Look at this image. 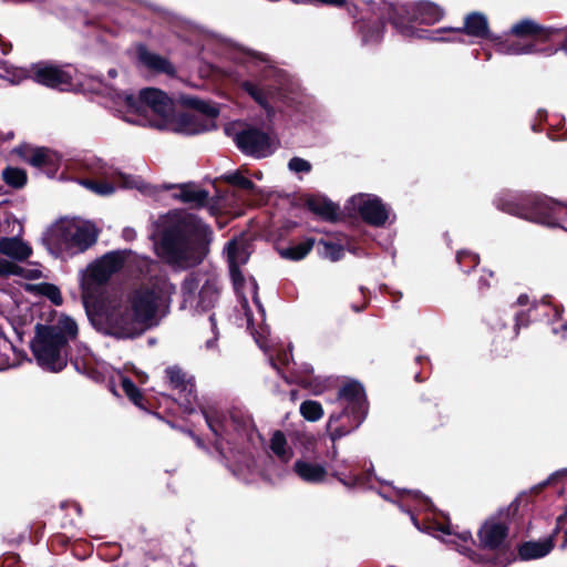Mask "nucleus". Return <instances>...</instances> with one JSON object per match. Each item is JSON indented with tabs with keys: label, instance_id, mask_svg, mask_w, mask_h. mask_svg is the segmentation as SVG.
<instances>
[{
	"label": "nucleus",
	"instance_id": "nucleus-21",
	"mask_svg": "<svg viewBox=\"0 0 567 567\" xmlns=\"http://www.w3.org/2000/svg\"><path fill=\"white\" fill-rule=\"evenodd\" d=\"M293 472L301 481L308 484H321L326 481L328 474L324 465L306 460L296 461Z\"/></svg>",
	"mask_w": 567,
	"mask_h": 567
},
{
	"label": "nucleus",
	"instance_id": "nucleus-9",
	"mask_svg": "<svg viewBox=\"0 0 567 567\" xmlns=\"http://www.w3.org/2000/svg\"><path fill=\"white\" fill-rule=\"evenodd\" d=\"M76 71L72 66L39 62L31 66L30 78L39 84L60 91H71L75 87Z\"/></svg>",
	"mask_w": 567,
	"mask_h": 567
},
{
	"label": "nucleus",
	"instance_id": "nucleus-29",
	"mask_svg": "<svg viewBox=\"0 0 567 567\" xmlns=\"http://www.w3.org/2000/svg\"><path fill=\"white\" fill-rule=\"evenodd\" d=\"M244 91L249 94L256 103H258L270 116L274 113V109L270 105V94L265 91L258 84L246 81L243 83Z\"/></svg>",
	"mask_w": 567,
	"mask_h": 567
},
{
	"label": "nucleus",
	"instance_id": "nucleus-6",
	"mask_svg": "<svg viewBox=\"0 0 567 567\" xmlns=\"http://www.w3.org/2000/svg\"><path fill=\"white\" fill-rule=\"evenodd\" d=\"M183 305L206 311L219 299V282L214 272H190L182 285Z\"/></svg>",
	"mask_w": 567,
	"mask_h": 567
},
{
	"label": "nucleus",
	"instance_id": "nucleus-5",
	"mask_svg": "<svg viewBox=\"0 0 567 567\" xmlns=\"http://www.w3.org/2000/svg\"><path fill=\"white\" fill-rule=\"evenodd\" d=\"M116 111L124 114V120L141 126L158 130L159 122H165L173 111L172 100L156 89H144L135 97L132 94L117 93Z\"/></svg>",
	"mask_w": 567,
	"mask_h": 567
},
{
	"label": "nucleus",
	"instance_id": "nucleus-39",
	"mask_svg": "<svg viewBox=\"0 0 567 567\" xmlns=\"http://www.w3.org/2000/svg\"><path fill=\"white\" fill-rule=\"evenodd\" d=\"M341 415H330L328 421V431L331 441L334 443L337 440L341 439L342 436L347 435L350 430H344L342 427H333V424L337 423L340 420Z\"/></svg>",
	"mask_w": 567,
	"mask_h": 567
},
{
	"label": "nucleus",
	"instance_id": "nucleus-61",
	"mask_svg": "<svg viewBox=\"0 0 567 567\" xmlns=\"http://www.w3.org/2000/svg\"><path fill=\"white\" fill-rule=\"evenodd\" d=\"M247 306V299L243 296V307L245 308Z\"/></svg>",
	"mask_w": 567,
	"mask_h": 567
},
{
	"label": "nucleus",
	"instance_id": "nucleus-60",
	"mask_svg": "<svg viewBox=\"0 0 567 567\" xmlns=\"http://www.w3.org/2000/svg\"><path fill=\"white\" fill-rule=\"evenodd\" d=\"M125 236L126 237L133 236V230H125Z\"/></svg>",
	"mask_w": 567,
	"mask_h": 567
},
{
	"label": "nucleus",
	"instance_id": "nucleus-25",
	"mask_svg": "<svg viewBox=\"0 0 567 567\" xmlns=\"http://www.w3.org/2000/svg\"><path fill=\"white\" fill-rule=\"evenodd\" d=\"M138 60L143 65L151 70L164 73L174 72L173 66L166 59L147 51L144 47L138 48Z\"/></svg>",
	"mask_w": 567,
	"mask_h": 567
},
{
	"label": "nucleus",
	"instance_id": "nucleus-22",
	"mask_svg": "<svg viewBox=\"0 0 567 567\" xmlns=\"http://www.w3.org/2000/svg\"><path fill=\"white\" fill-rule=\"evenodd\" d=\"M173 196L194 208L204 207L209 198L207 190L193 184H183L178 186Z\"/></svg>",
	"mask_w": 567,
	"mask_h": 567
},
{
	"label": "nucleus",
	"instance_id": "nucleus-38",
	"mask_svg": "<svg viewBox=\"0 0 567 567\" xmlns=\"http://www.w3.org/2000/svg\"><path fill=\"white\" fill-rule=\"evenodd\" d=\"M225 179L239 188L246 189V190H252L255 188V185L250 179L245 177L240 172H235L225 175Z\"/></svg>",
	"mask_w": 567,
	"mask_h": 567
},
{
	"label": "nucleus",
	"instance_id": "nucleus-44",
	"mask_svg": "<svg viewBox=\"0 0 567 567\" xmlns=\"http://www.w3.org/2000/svg\"><path fill=\"white\" fill-rule=\"evenodd\" d=\"M465 258L471 259V261L473 262V267L478 265V256L476 254H472L468 251H458L457 252V261L460 264H462Z\"/></svg>",
	"mask_w": 567,
	"mask_h": 567
},
{
	"label": "nucleus",
	"instance_id": "nucleus-3",
	"mask_svg": "<svg viewBox=\"0 0 567 567\" xmlns=\"http://www.w3.org/2000/svg\"><path fill=\"white\" fill-rule=\"evenodd\" d=\"M78 336V324L70 317H61L51 326L37 324L31 351L37 363L50 372H60L68 364V343Z\"/></svg>",
	"mask_w": 567,
	"mask_h": 567
},
{
	"label": "nucleus",
	"instance_id": "nucleus-56",
	"mask_svg": "<svg viewBox=\"0 0 567 567\" xmlns=\"http://www.w3.org/2000/svg\"><path fill=\"white\" fill-rule=\"evenodd\" d=\"M116 74H117V72H116V70H115V69H111V70L109 71V75H110V78H115V76H116Z\"/></svg>",
	"mask_w": 567,
	"mask_h": 567
},
{
	"label": "nucleus",
	"instance_id": "nucleus-14",
	"mask_svg": "<svg viewBox=\"0 0 567 567\" xmlns=\"http://www.w3.org/2000/svg\"><path fill=\"white\" fill-rule=\"evenodd\" d=\"M511 33L535 45L546 41L557 42L561 35L560 29L545 28L530 19H524L515 23L511 28Z\"/></svg>",
	"mask_w": 567,
	"mask_h": 567
},
{
	"label": "nucleus",
	"instance_id": "nucleus-18",
	"mask_svg": "<svg viewBox=\"0 0 567 567\" xmlns=\"http://www.w3.org/2000/svg\"><path fill=\"white\" fill-rule=\"evenodd\" d=\"M409 18L424 24H434L439 22L443 16V9L429 0L412 2L402 7Z\"/></svg>",
	"mask_w": 567,
	"mask_h": 567
},
{
	"label": "nucleus",
	"instance_id": "nucleus-2",
	"mask_svg": "<svg viewBox=\"0 0 567 567\" xmlns=\"http://www.w3.org/2000/svg\"><path fill=\"white\" fill-rule=\"evenodd\" d=\"M212 238V229L195 215L174 214L155 243V251L166 264L186 269L204 260Z\"/></svg>",
	"mask_w": 567,
	"mask_h": 567
},
{
	"label": "nucleus",
	"instance_id": "nucleus-53",
	"mask_svg": "<svg viewBox=\"0 0 567 567\" xmlns=\"http://www.w3.org/2000/svg\"><path fill=\"white\" fill-rule=\"evenodd\" d=\"M300 436L308 443H313L315 442V436L311 435V434H300Z\"/></svg>",
	"mask_w": 567,
	"mask_h": 567
},
{
	"label": "nucleus",
	"instance_id": "nucleus-49",
	"mask_svg": "<svg viewBox=\"0 0 567 567\" xmlns=\"http://www.w3.org/2000/svg\"><path fill=\"white\" fill-rule=\"evenodd\" d=\"M11 348H12L11 342L0 331V349L7 350V349H11Z\"/></svg>",
	"mask_w": 567,
	"mask_h": 567
},
{
	"label": "nucleus",
	"instance_id": "nucleus-37",
	"mask_svg": "<svg viewBox=\"0 0 567 567\" xmlns=\"http://www.w3.org/2000/svg\"><path fill=\"white\" fill-rule=\"evenodd\" d=\"M121 384H122L123 391L128 396V399L135 405L141 406L142 405V394L138 391V389L135 386V384L126 377H121Z\"/></svg>",
	"mask_w": 567,
	"mask_h": 567
},
{
	"label": "nucleus",
	"instance_id": "nucleus-34",
	"mask_svg": "<svg viewBox=\"0 0 567 567\" xmlns=\"http://www.w3.org/2000/svg\"><path fill=\"white\" fill-rule=\"evenodd\" d=\"M320 255L331 261L340 260L344 255V248L341 244L330 240H320Z\"/></svg>",
	"mask_w": 567,
	"mask_h": 567
},
{
	"label": "nucleus",
	"instance_id": "nucleus-27",
	"mask_svg": "<svg viewBox=\"0 0 567 567\" xmlns=\"http://www.w3.org/2000/svg\"><path fill=\"white\" fill-rule=\"evenodd\" d=\"M315 245L313 238H307L298 244H293L286 248H279V255L289 260H301L303 259L312 249Z\"/></svg>",
	"mask_w": 567,
	"mask_h": 567
},
{
	"label": "nucleus",
	"instance_id": "nucleus-28",
	"mask_svg": "<svg viewBox=\"0 0 567 567\" xmlns=\"http://www.w3.org/2000/svg\"><path fill=\"white\" fill-rule=\"evenodd\" d=\"M271 452L281 461L289 462L293 456L292 449L288 445L285 434L281 431L274 432L270 439Z\"/></svg>",
	"mask_w": 567,
	"mask_h": 567
},
{
	"label": "nucleus",
	"instance_id": "nucleus-48",
	"mask_svg": "<svg viewBox=\"0 0 567 567\" xmlns=\"http://www.w3.org/2000/svg\"><path fill=\"white\" fill-rule=\"evenodd\" d=\"M209 320L212 322V329H213V331H215L216 330V322H215L214 316H210ZM214 333H215V338L213 340H208L206 342V348L207 349H213L215 347V341L217 340V336H216V332H214Z\"/></svg>",
	"mask_w": 567,
	"mask_h": 567
},
{
	"label": "nucleus",
	"instance_id": "nucleus-11",
	"mask_svg": "<svg viewBox=\"0 0 567 567\" xmlns=\"http://www.w3.org/2000/svg\"><path fill=\"white\" fill-rule=\"evenodd\" d=\"M235 142L243 153L256 158L267 157L276 150L275 138L260 130L251 127L237 133Z\"/></svg>",
	"mask_w": 567,
	"mask_h": 567
},
{
	"label": "nucleus",
	"instance_id": "nucleus-57",
	"mask_svg": "<svg viewBox=\"0 0 567 567\" xmlns=\"http://www.w3.org/2000/svg\"><path fill=\"white\" fill-rule=\"evenodd\" d=\"M334 476L339 480V482H341L342 484L344 485H349L342 477L339 476L338 473L334 474Z\"/></svg>",
	"mask_w": 567,
	"mask_h": 567
},
{
	"label": "nucleus",
	"instance_id": "nucleus-13",
	"mask_svg": "<svg viewBox=\"0 0 567 567\" xmlns=\"http://www.w3.org/2000/svg\"><path fill=\"white\" fill-rule=\"evenodd\" d=\"M229 274L234 288L238 295H243L246 280L240 272V266L245 265L250 256L247 243L243 238L233 239L226 247Z\"/></svg>",
	"mask_w": 567,
	"mask_h": 567
},
{
	"label": "nucleus",
	"instance_id": "nucleus-62",
	"mask_svg": "<svg viewBox=\"0 0 567 567\" xmlns=\"http://www.w3.org/2000/svg\"><path fill=\"white\" fill-rule=\"evenodd\" d=\"M247 321H248V328H251V320L250 317L247 315Z\"/></svg>",
	"mask_w": 567,
	"mask_h": 567
},
{
	"label": "nucleus",
	"instance_id": "nucleus-46",
	"mask_svg": "<svg viewBox=\"0 0 567 567\" xmlns=\"http://www.w3.org/2000/svg\"><path fill=\"white\" fill-rule=\"evenodd\" d=\"M381 33H382V28L380 25H375L371 35L363 34V41L364 42L378 41L379 39H381Z\"/></svg>",
	"mask_w": 567,
	"mask_h": 567
},
{
	"label": "nucleus",
	"instance_id": "nucleus-40",
	"mask_svg": "<svg viewBox=\"0 0 567 567\" xmlns=\"http://www.w3.org/2000/svg\"><path fill=\"white\" fill-rule=\"evenodd\" d=\"M41 291L44 296H47L54 305L60 306L63 301L61 292L58 287L54 285H44L41 288Z\"/></svg>",
	"mask_w": 567,
	"mask_h": 567
},
{
	"label": "nucleus",
	"instance_id": "nucleus-36",
	"mask_svg": "<svg viewBox=\"0 0 567 567\" xmlns=\"http://www.w3.org/2000/svg\"><path fill=\"white\" fill-rule=\"evenodd\" d=\"M3 181L14 187L20 188L27 183V174L23 169L17 167H8L2 172Z\"/></svg>",
	"mask_w": 567,
	"mask_h": 567
},
{
	"label": "nucleus",
	"instance_id": "nucleus-58",
	"mask_svg": "<svg viewBox=\"0 0 567 567\" xmlns=\"http://www.w3.org/2000/svg\"><path fill=\"white\" fill-rule=\"evenodd\" d=\"M526 299H527V297H526V296H520V297L518 298V302H519V303H525Z\"/></svg>",
	"mask_w": 567,
	"mask_h": 567
},
{
	"label": "nucleus",
	"instance_id": "nucleus-63",
	"mask_svg": "<svg viewBox=\"0 0 567 567\" xmlns=\"http://www.w3.org/2000/svg\"><path fill=\"white\" fill-rule=\"evenodd\" d=\"M561 328H563V330L566 331L567 330V322L563 323Z\"/></svg>",
	"mask_w": 567,
	"mask_h": 567
},
{
	"label": "nucleus",
	"instance_id": "nucleus-24",
	"mask_svg": "<svg viewBox=\"0 0 567 567\" xmlns=\"http://www.w3.org/2000/svg\"><path fill=\"white\" fill-rule=\"evenodd\" d=\"M554 548L551 538H546L539 542L524 543L519 549L518 555L523 560H532L545 557Z\"/></svg>",
	"mask_w": 567,
	"mask_h": 567
},
{
	"label": "nucleus",
	"instance_id": "nucleus-32",
	"mask_svg": "<svg viewBox=\"0 0 567 567\" xmlns=\"http://www.w3.org/2000/svg\"><path fill=\"white\" fill-rule=\"evenodd\" d=\"M498 51L506 54H529L539 52L540 50L537 49L534 43H529L528 41L519 38V40L511 44H499Z\"/></svg>",
	"mask_w": 567,
	"mask_h": 567
},
{
	"label": "nucleus",
	"instance_id": "nucleus-33",
	"mask_svg": "<svg viewBox=\"0 0 567 567\" xmlns=\"http://www.w3.org/2000/svg\"><path fill=\"white\" fill-rule=\"evenodd\" d=\"M308 207L310 210L326 219H331L337 215V207L334 204L323 198H310L308 200Z\"/></svg>",
	"mask_w": 567,
	"mask_h": 567
},
{
	"label": "nucleus",
	"instance_id": "nucleus-10",
	"mask_svg": "<svg viewBox=\"0 0 567 567\" xmlns=\"http://www.w3.org/2000/svg\"><path fill=\"white\" fill-rule=\"evenodd\" d=\"M349 209L372 226H383L390 217L389 207L375 195L358 194L350 198Z\"/></svg>",
	"mask_w": 567,
	"mask_h": 567
},
{
	"label": "nucleus",
	"instance_id": "nucleus-15",
	"mask_svg": "<svg viewBox=\"0 0 567 567\" xmlns=\"http://www.w3.org/2000/svg\"><path fill=\"white\" fill-rule=\"evenodd\" d=\"M507 522L503 518V513L498 516L488 518L478 530L480 544L486 549L501 548L507 536Z\"/></svg>",
	"mask_w": 567,
	"mask_h": 567
},
{
	"label": "nucleus",
	"instance_id": "nucleus-20",
	"mask_svg": "<svg viewBox=\"0 0 567 567\" xmlns=\"http://www.w3.org/2000/svg\"><path fill=\"white\" fill-rule=\"evenodd\" d=\"M23 227L19 225V233L13 237L0 238V254L16 260H27L32 255L31 246L20 237Z\"/></svg>",
	"mask_w": 567,
	"mask_h": 567
},
{
	"label": "nucleus",
	"instance_id": "nucleus-59",
	"mask_svg": "<svg viewBox=\"0 0 567 567\" xmlns=\"http://www.w3.org/2000/svg\"><path fill=\"white\" fill-rule=\"evenodd\" d=\"M337 454H338L337 449H336V446H333L331 457H332V458H336V457H337Z\"/></svg>",
	"mask_w": 567,
	"mask_h": 567
},
{
	"label": "nucleus",
	"instance_id": "nucleus-26",
	"mask_svg": "<svg viewBox=\"0 0 567 567\" xmlns=\"http://www.w3.org/2000/svg\"><path fill=\"white\" fill-rule=\"evenodd\" d=\"M240 62L247 64V66L254 72H260L265 76H268V72L271 69L270 60L266 54L258 53L255 51L241 52Z\"/></svg>",
	"mask_w": 567,
	"mask_h": 567
},
{
	"label": "nucleus",
	"instance_id": "nucleus-17",
	"mask_svg": "<svg viewBox=\"0 0 567 567\" xmlns=\"http://www.w3.org/2000/svg\"><path fill=\"white\" fill-rule=\"evenodd\" d=\"M535 215L537 223L567 230V206L560 203L549 199L542 200L537 204Z\"/></svg>",
	"mask_w": 567,
	"mask_h": 567
},
{
	"label": "nucleus",
	"instance_id": "nucleus-52",
	"mask_svg": "<svg viewBox=\"0 0 567 567\" xmlns=\"http://www.w3.org/2000/svg\"><path fill=\"white\" fill-rule=\"evenodd\" d=\"M13 137V132L9 131L8 133L0 134L1 141H9Z\"/></svg>",
	"mask_w": 567,
	"mask_h": 567
},
{
	"label": "nucleus",
	"instance_id": "nucleus-64",
	"mask_svg": "<svg viewBox=\"0 0 567 567\" xmlns=\"http://www.w3.org/2000/svg\"><path fill=\"white\" fill-rule=\"evenodd\" d=\"M6 368H7L6 364H0V370L6 369Z\"/></svg>",
	"mask_w": 567,
	"mask_h": 567
},
{
	"label": "nucleus",
	"instance_id": "nucleus-16",
	"mask_svg": "<svg viewBox=\"0 0 567 567\" xmlns=\"http://www.w3.org/2000/svg\"><path fill=\"white\" fill-rule=\"evenodd\" d=\"M339 399L342 400L346 405V413L353 414L357 427L364 419L365 409V395L363 388L358 382H351L346 384L339 392Z\"/></svg>",
	"mask_w": 567,
	"mask_h": 567
},
{
	"label": "nucleus",
	"instance_id": "nucleus-8",
	"mask_svg": "<svg viewBox=\"0 0 567 567\" xmlns=\"http://www.w3.org/2000/svg\"><path fill=\"white\" fill-rule=\"evenodd\" d=\"M197 109L203 114H174V110L165 122H159V131H168L183 135H196L214 127L213 120L218 115V109L205 102H197Z\"/></svg>",
	"mask_w": 567,
	"mask_h": 567
},
{
	"label": "nucleus",
	"instance_id": "nucleus-43",
	"mask_svg": "<svg viewBox=\"0 0 567 567\" xmlns=\"http://www.w3.org/2000/svg\"><path fill=\"white\" fill-rule=\"evenodd\" d=\"M559 480L561 481L563 488L564 489L567 488V470H564V471H560V472H557V473L553 474L546 482H544L542 484V486H545L547 484L557 482Z\"/></svg>",
	"mask_w": 567,
	"mask_h": 567
},
{
	"label": "nucleus",
	"instance_id": "nucleus-31",
	"mask_svg": "<svg viewBox=\"0 0 567 567\" xmlns=\"http://www.w3.org/2000/svg\"><path fill=\"white\" fill-rule=\"evenodd\" d=\"M10 275H20L29 279H37L41 277V271L39 269H31L24 272L23 268L20 266L0 257V277Z\"/></svg>",
	"mask_w": 567,
	"mask_h": 567
},
{
	"label": "nucleus",
	"instance_id": "nucleus-30",
	"mask_svg": "<svg viewBox=\"0 0 567 567\" xmlns=\"http://www.w3.org/2000/svg\"><path fill=\"white\" fill-rule=\"evenodd\" d=\"M205 420L207 425L216 436H223L224 434H227L233 427L234 430L238 431L234 417L228 420L226 417L205 414Z\"/></svg>",
	"mask_w": 567,
	"mask_h": 567
},
{
	"label": "nucleus",
	"instance_id": "nucleus-45",
	"mask_svg": "<svg viewBox=\"0 0 567 567\" xmlns=\"http://www.w3.org/2000/svg\"><path fill=\"white\" fill-rule=\"evenodd\" d=\"M248 285H249V288L251 290V293H252V299L254 301L256 302V305L258 306L260 312H261V316L264 317V309L261 307V305L259 303V300H258V296H257V282L254 278H250L248 280Z\"/></svg>",
	"mask_w": 567,
	"mask_h": 567
},
{
	"label": "nucleus",
	"instance_id": "nucleus-54",
	"mask_svg": "<svg viewBox=\"0 0 567 567\" xmlns=\"http://www.w3.org/2000/svg\"><path fill=\"white\" fill-rule=\"evenodd\" d=\"M135 374L137 375V378L140 379V381L143 383L145 382L146 380V375L143 373V372H140V371H135Z\"/></svg>",
	"mask_w": 567,
	"mask_h": 567
},
{
	"label": "nucleus",
	"instance_id": "nucleus-47",
	"mask_svg": "<svg viewBox=\"0 0 567 567\" xmlns=\"http://www.w3.org/2000/svg\"><path fill=\"white\" fill-rule=\"evenodd\" d=\"M561 31V35H560V40L557 41L559 43V49L565 51L566 54H567V29H560ZM557 49H555L554 51H557Z\"/></svg>",
	"mask_w": 567,
	"mask_h": 567
},
{
	"label": "nucleus",
	"instance_id": "nucleus-7",
	"mask_svg": "<svg viewBox=\"0 0 567 567\" xmlns=\"http://www.w3.org/2000/svg\"><path fill=\"white\" fill-rule=\"evenodd\" d=\"M81 184L102 196L111 195L120 187L135 188L142 193L148 189V185L140 176L125 175L105 163L97 164L93 168V177L82 179Z\"/></svg>",
	"mask_w": 567,
	"mask_h": 567
},
{
	"label": "nucleus",
	"instance_id": "nucleus-23",
	"mask_svg": "<svg viewBox=\"0 0 567 567\" xmlns=\"http://www.w3.org/2000/svg\"><path fill=\"white\" fill-rule=\"evenodd\" d=\"M25 161L34 167H41L48 172H53L59 166L60 156L58 153L49 148L40 147L31 150L27 155Z\"/></svg>",
	"mask_w": 567,
	"mask_h": 567
},
{
	"label": "nucleus",
	"instance_id": "nucleus-42",
	"mask_svg": "<svg viewBox=\"0 0 567 567\" xmlns=\"http://www.w3.org/2000/svg\"><path fill=\"white\" fill-rule=\"evenodd\" d=\"M291 354L286 350L279 351L276 357L269 354L272 367L279 371L280 365H287L290 362Z\"/></svg>",
	"mask_w": 567,
	"mask_h": 567
},
{
	"label": "nucleus",
	"instance_id": "nucleus-1",
	"mask_svg": "<svg viewBox=\"0 0 567 567\" xmlns=\"http://www.w3.org/2000/svg\"><path fill=\"white\" fill-rule=\"evenodd\" d=\"M124 252L112 251L91 264L81 279L82 300L92 326L116 339H134L159 323L166 315L175 286L166 276L134 289L95 298L97 288L124 264Z\"/></svg>",
	"mask_w": 567,
	"mask_h": 567
},
{
	"label": "nucleus",
	"instance_id": "nucleus-4",
	"mask_svg": "<svg viewBox=\"0 0 567 567\" xmlns=\"http://www.w3.org/2000/svg\"><path fill=\"white\" fill-rule=\"evenodd\" d=\"M97 239L96 227L86 220L61 218L43 233L42 241L55 257L66 259L84 252Z\"/></svg>",
	"mask_w": 567,
	"mask_h": 567
},
{
	"label": "nucleus",
	"instance_id": "nucleus-35",
	"mask_svg": "<svg viewBox=\"0 0 567 567\" xmlns=\"http://www.w3.org/2000/svg\"><path fill=\"white\" fill-rule=\"evenodd\" d=\"M300 413L307 421L316 422L322 417L323 409L319 402L307 400L301 403Z\"/></svg>",
	"mask_w": 567,
	"mask_h": 567
},
{
	"label": "nucleus",
	"instance_id": "nucleus-55",
	"mask_svg": "<svg viewBox=\"0 0 567 567\" xmlns=\"http://www.w3.org/2000/svg\"><path fill=\"white\" fill-rule=\"evenodd\" d=\"M457 550H460V551H461V553H463V554H466L470 549H468V547H467V546L462 545L460 548H457Z\"/></svg>",
	"mask_w": 567,
	"mask_h": 567
},
{
	"label": "nucleus",
	"instance_id": "nucleus-12",
	"mask_svg": "<svg viewBox=\"0 0 567 567\" xmlns=\"http://www.w3.org/2000/svg\"><path fill=\"white\" fill-rule=\"evenodd\" d=\"M463 32L472 37H485L488 33L487 20L483 14L472 13L466 17L464 28H443L430 33L433 41H454Z\"/></svg>",
	"mask_w": 567,
	"mask_h": 567
},
{
	"label": "nucleus",
	"instance_id": "nucleus-19",
	"mask_svg": "<svg viewBox=\"0 0 567 567\" xmlns=\"http://www.w3.org/2000/svg\"><path fill=\"white\" fill-rule=\"evenodd\" d=\"M169 384L184 395L186 409L193 411V403L196 401L194 382L177 367H169L165 370Z\"/></svg>",
	"mask_w": 567,
	"mask_h": 567
},
{
	"label": "nucleus",
	"instance_id": "nucleus-41",
	"mask_svg": "<svg viewBox=\"0 0 567 567\" xmlns=\"http://www.w3.org/2000/svg\"><path fill=\"white\" fill-rule=\"evenodd\" d=\"M288 167L295 173H308L311 169L310 163L300 157H292L288 163Z\"/></svg>",
	"mask_w": 567,
	"mask_h": 567
},
{
	"label": "nucleus",
	"instance_id": "nucleus-51",
	"mask_svg": "<svg viewBox=\"0 0 567 567\" xmlns=\"http://www.w3.org/2000/svg\"><path fill=\"white\" fill-rule=\"evenodd\" d=\"M264 332H265V331H264V329H262V330H261V332L259 333V336H258V337H256V342L258 343V346H259L261 349H264L265 351H268V350H267V347H266V344H265V342L261 340V336H262V333H264Z\"/></svg>",
	"mask_w": 567,
	"mask_h": 567
},
{
	"label": "nucleus",
	"instance_id": "nucleus-50",
	"mask_svg": "<svg viewBox=\"0 0 567 567\" xmlns=\"http://www.w3.org/2000/svg\"><path fill=\"white\" fill-rule=\"evenodd\" d=\"M458 537L464 544H467L468 542L472 540V535L470 532H463L462 534H460Z\"/></svg>",
	"mask_w": 567,
	"mask_h": 567
}]
</instances>
